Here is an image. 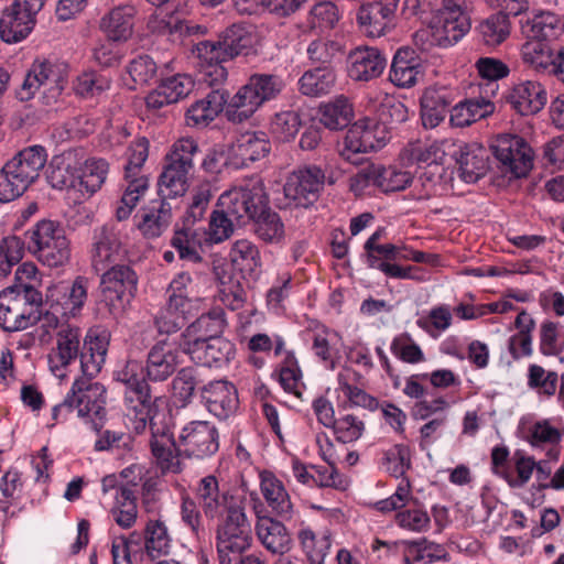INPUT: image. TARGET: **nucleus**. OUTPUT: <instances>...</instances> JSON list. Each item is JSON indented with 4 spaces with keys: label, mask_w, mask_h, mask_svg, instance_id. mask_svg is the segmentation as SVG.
I'll list each match as a JSON object with an SVG mask.
<instances>
[{
    "label": "nucleus",
    "mask_w": 564,
    "mask_h": 564,
    "mask_svg": "<svg viewBox=\"0 0 564 564\" xmlns=\"http://www.w3.org/2000/svg\"><path fill=\"white\" fill-rule=\"evenodd\" d=\"M106 402V388L101 383L89 378H78L73 382L63 402L52 409V419L56 422L65 421L68 414L76 410L78 417L98 432L107 416Z\"/></svg>",
    "instance_id": "obj_1"
},
{
    "label": "nucleus",
    "mask_w": 564,
    "mask_h": 564,
    "mask_svg": "<svg viewBox=\"0 0 564 564\" xmlns=\"http://www.w3.org/2000/svg\"><path fill=\"white\" fill-rule=\"evenodd\" d=\"M166 305L158 313L155 325L161 334H174L200 307L197 284L187 272H180L170 282L166 290Z\"/></svg>",
    "instance_id": "obj_2"
},
{
    "label": "nucleus",
    "mask_w": 564,
    "mask_h": 564,
    "mask_svg": "<svg viewBox=\"0 0 564 564\" xmlns=\"http://www.w3.org/2000/svg\"><path fill=\"white\" fill-rule=\"evenodd\" d=\"M41 303V293L30 284L7 288L0 292V326L6 332H19L42 322Z\"/></svg>",
    "instance_id": "obj_3"
},
{
    "label": "nucleus",
    "mask_w": 564,
    "mask_h": 564,
    "mask_svg": "<svg viewBox=\"0 0 564 564\" xmlns=\"http://www.w3.org/2000/svg\"><path fill=\"white\" fill-rule=\"evenodd\" d=\"M24 246L44 265L58 268L70 258V243L65 230L53 220H40L24 234Z\"/></svg>",
    "instance_id": "obj_4"
},
{
    "label": "nucleus",
    "mask_w": 564,
    "mask_h": 564,
    "mask_svg": "<svg viewBox=\"0 0 564 564\" xmlns=\"http://www.w3.org/2000/svg\"><path fill=\"white\" fill-rule=\"evenodd\" d=\"M281 77L272 74H254L229 99L226 116L229 121L242 122L249 119L264 102L274 99L283 89Z\"/></svg>",
    "instance_id": "obj_5"
},
{
    "label": "nucleus",
    "mask_w": 564,
    "mask_h": 564,
    "mask_svg": "<svg viewBox=\"0 0 564 564\" xmlns=\"http://www.w3.org/2000/svg\"><path fill=\"white\" fill-rule=\"evenodd\" d=\"M267 204L269 197L263 180L252 175L224 192L218 198L217 206L236 219L237 225H243L263 213Z\"/></svg>",
    "instance_id": "obj_6"
},
{
    "label": "nucleus",
    "mask_w": 564,
    "mask_h": 564,
    "mask_svg": "<svg viewBox=\"0 0 564 564\" xmlns=\"http://www.w3.org/2000/svg\"><path fill=\"white\" fill-rule=\"evenodd\" d=\"M68 65L58 59L35 61L26 74L18 95L21 100L31 99L41 93L43 104H55L67 84Z\"/></svg>",
    "instance_id": "obj_7"
},
{
    "label": "nucleus",
    "mask_w": 564,
    "mask_h": 564,
    "mask_svg": "<svg viewBox=\"0 0 564 564\" xmlns=\"http://www.w3.org/2000/svg\"><path fill=\"white\" fill-rule=\"evenodd\" d=\"M149 155V141L145 138L134 140L127 151V163L124 165V180L127 186L116 208L118 220L129 218L141 197L149 188V178L143 174V165Z\"/></svg>",
    "instance_id": "obj_8"
},
{
    "label": "nucleus",
    "mask_w": 564,
    "mask_h": 564,
    "mask_svg": "<svg viewBox=\"0 0 564 564\" xmlns=\"http://www.w3.org/2000/svg\"><path fill=\"white\" fill-rule=\"evenodd\" d=\"M88 280L77 276L72 283H62L51 291L50 308L42 315V327L56 328L61 322L77 318L88 299Z\"/></svg>",
    "instance_id": "obj_9"
},
{
    "label": "nucleus",
    "mask_w": 564,
    "mask_h": 564,
    "mask_svg": "<svg viewBox=\"0 0 564 564\" xmlns=\"http://www.w3.org/2000/svg\"><path fill=\"white\" fill-rule=\"evenodd\" d=\"M252 542L251 525L242 506L230 509L216 531V547L219 564H235L238 554H243Z\"/></svg>",
    "instance_id": "obj_10"
},
{
    "label": "nucleus",
    "mask_w": 564,
    "mask_h": 564,
    "mask_svg": "<svg viewBox=\"0 0 564 564\" xmlns=\"http://www.w3.org/2000/svg\"><path fill=\"white\" fill-rule=\"evenodd\" d=\"M389 139L390 134L384 123L366 117L350 126L339 143L338 151L345 161L358 164L360 154L383 148Z\"/></svg>",
    "instance_id": "obj_11"
},
{
    "label": "nucleus",
    "mask_w": 564,
    "mask_h": 564,
    "mask_svg": "<svg viewBox=\"0 0 564 564\" xmlns=\"http://www.w3.org/2000/svg\"><path fill=\"white\" fill-rule=\"evenodd\" d=\"M325 178V172L317 165L299 167L286 177L284 196L295 206L307 208L318 200Z\"/></svg>",
    "instance_id": "obj_12"
},
{
    "label": "nucleus",
    "mask_w": 564,
    "mask_h": 564,
    "mask_svg": "<svg viewBox=\"0 0 564 564\" xmlns=\"http://www.w3.org/2000/svg\"><path fill=\"white\" fill-rule=\"evenodd\" d=\"M101 272V302L109 307L110 312L123 308L137 291L135 272L124 264L111 265Z\"/></svg>",
    "instance_id": "obj_13"
},
{
    "label": "nucleus",
    "mask_w": 564,
    "mask_h": 564,
    "mask_svg": "<svg viewBox=\"0 0 564 564\" xmlns=\"http://www.w3.org/2000/svg\"><path fill=\"white\" fill-rule=\"evenodd\" d=\"M48 333L53 328H45ZM56 343L47 356L48 368L58 379L67 376V369L79 356L80 328L69 322H61L56 328Z\"/></svg>",
    "instance_id": "obj_14"
},
{
    "label": "nucleus",
    "mask_w": 564,
    "mask_h": 564,
    "mask_svg": "<svg viewBox=\"0 0 564 564\" xmlns=\"http://www.w3.org/2000/svg\"><path fill=\"white\" fill-rule=\"evenodd\" d=\"M491 150L506 171L516 177L525 176L532 167V149L519 135H498L491 144Z\"/></svg>",
    "instance_id": "obj_15"
},
{
    "label": "nucleus",
    "mask_w": 564,
    "mask_h": 564,
    "mask_svg": "<svg viewBox=\"0 0 564 564\" xmlns=\"http://www.w3.org/2000/svg\"><path fill=\"white\" fill-rule=\"evenodd\" d=\"M192 55L197 62L199 80L212 87L225 82L227 69L223 63L230 59L219 39L198 42L193 46Z\"/></svg>",
    "instance_id": "obj_16"
},
{
    "label": "nucleus",
    "mask_w": 564,
    "mask_h": 564,
    "mask_svg": "<svg viewBox=\"0 0 564 564\" xmlns=\"http://www.w3.org/2000/svg\"><path fill=\"white\" fill-rule=\"evenodd\" d=\"M180 445L187 457L204 458L218 451V431L207 421H192L181 431Z\"/></svg>",
    "instance_id": "obj_17"
},
{
    "label": "nucleus",
    "mask_w": 564,
    "mask_h": 564,
    "mask_svg": "<svg viewBox=\"0 0 564 564\" xmlns=\"http://www.w3.org/2000/svg\"><path fill=\"white\" fill-rule=\"evenodd\" d=\"M399 0H362L357 13L361 31L369 37L384 35L394 22Z\"/></svg>",
    "instance_id": "obj_18"
},
{
    "label": "nucleus",
    "mask_w": 564,
    "mask_h": 564,
    "mask_svg": "<svg viewBox=\"0 0 564 564\" xmlns=\"http://www.w3.org/2000/svg\"><path fill=\"white\" fill-rule=\"evenodd\" d=\"M91 263L96 272L105 271L126 257L120 230L116 225L106 224L94 231Z\"/></svg>",
    "instance_id": "obj_19"
},
{
    "label": "nucleus",
    "mask_w": 564,
    "mask_h": 564,
    "mask_svg": "<svg viewBox=\"0 0 564 564\" xmlns=\"http://www.w3.org/2000/svg\"><path fill=\"white\" fill-rule=\"evenodd\" d=\"M195 497L204 514L210 519L218 518L230 512V509L241 506V502L227 489L220 488L219 481L214 475H207L199 479Z\"/></svg>",
    "instance_id": "obj_20"
},
{
    "label": "nucleus",
    "mask_w": 564,
    "mask_h": 564,
    "mask_svg": "<svg viewBox=\"0 0 564 564\" xmlns=\"http://www.w3.org/2000/svg\"><path fill=\"white\" fill-rule=\"evenodd\" d=\"M151 453L162 475L180 474L184 469L181 459V451L176 447L173 434L169 427L158 426L154 419H151Z\"/></svg>",
    "instance_id": "obj_21"
},
{
    "label": "nucleus",
    "mask_w": 564,
    "mask_h": 564,
    "mask_svg": "<svg viewBox=\"0 0 564 564\" xmlns=\"http://www.w3.org/2000/svg\"><path fill=\"white\" fill-rule=\"evenodd\" d=\"M226 327L225 313L221 308H213L202 314L189 324L181 335L180 347L187 351L199 345L209 341L214 337H221Z\"/></svg>",
    "instance_id": "obj_22"
},
{
    "label": "nucleus",
    "mask_w": 564,
    "mask_h": 564,
    "mask_svg": "<svg viewBox=\"0 0 564 564\" xmlns=\"http://www.w3.org/2000/svg\"><path fill=\"white\" fill-rule=\"evenodd\" d=\"M202 403L206 410L219 420H226L238 409V392L227 380H215L200 389Z\"/></svg>",
    "instance_id": "obj_23"
},
{
    "label": "nucleus",
    "mask_w": 564,
    "mask_h": 564,
    "mask_svg": "<svg viewBox=\"0 0 564 564\" xmlns=\"http://www.w3.org/2000/svg\"><path fill=\"white\" fill-rule=\"evenodd\" d=\"M254 531L261 545L272 554L284 555L292 545L291 535L283 522L256 508Z\"/></svg>",
    "instance_id": "obj_24"
},
{
    "label": "nucleus",
    "mask_w": 564,
    "mask_h": 564,
    "mask_svg": "<svg viewBox=\"0 0 564 564\" xmlns=\"http://www.w3.org/2000/svg\"><path fill=\"white\" fill-rule=\"evenodd\" d=\"M180 351L164 339L158 341L148 352L144 366L147 378L153 382L167 380L180 365Z\"/></svg>",
    "instance_id": "obj_25"
},
{
    "label": "nucleus",
    "mask_w": 564,
    "mask_h": 564,
    "mask_svg": "<svg viewBox=\"0 0 564 564\" xmlns=\"http://www.w3.org/2000/svg\"><path fill=\"white\" fill-rule=\"evenodd\" d=\"M387 66V58L376 47H357L348 55V76L355 82L378 78Z\"/></svg>",
    "instance_id": "obj_26"
},
{
    "label": "nucleus",
    "mask_w": 564,
    "mask_h": 564,
    "mask_svg": "<svg viewBox=\"0 0 564 564\" xmlns=\"http://www.w3.org/2000/svg\"><path fill=\"white\" fill-rule=\"evenodd\" d=\"M123 401L126 406V425L137 434L144 432L151 412V394L148 383H141L138 388L123 390Z\"/></svg>",
    "instance_id": "obj_27"
},
{
    "label": "nucleus",
    "mask_w": 564,
    "mask_h": 564,
    "mask_svg": "<svg viewBox=\"0 0 564 564\" xmlns=\"http://www.w3.org/2000/svg\"><path fill=\"white\" fill-rule=\"evenodd\" d=\"M195 82L187 74H175L161 80L160 85L151 91L145 104L148 108L161 109L164 106L178 102L186 98L194 89Z\"/></svg>",
    "instance_id": "obj_28"
},
{
    "label": "nucleus",
    "mask_w": 564,
    "mask_h": 564,
    "mask_svg": "<svg viewBox=\"0 0 564 564\" xmlns=\"http://www.w3.org/2000/svg\"><path fill=\"white\" fill-rule=\"evenodd\" d=\"M137 12V8L130 3L113 7L100 18L99 30L107 40L124 43L133 34V20Z\"/></svg>",
    "instance_id": "obj_29"
},
{
    "label": "nucleus",
    "mask_w": 564,
    "mask_h": 564,
    "mask_svg": "<svg viewBox=\"0 0 564 564\" xmlns=\"http://www.w3.org/2000/svg\"><path fill=\"white\" fill-rule=\"evenodd\" d=\"M270 152V142L264 132L247 131L241 133L230 149L231 163L237 167L264 158Z\"/></svg>",
    "instance_id": "obj_30"
},
{
    "label": "nucleus",
    "mask_w": 564,
    "mask_h": 564,
    "mask_svg": "<svg viewBox=\"0 0 564 564\" xmlns=\"http://www.w3.org/2000/svg\"><path fill=\"white\" fill-rule=\"evenodd\" d=\"M259 478L261 495L272 512L284 521L292 520L295 511L283 482L268 470L261 471Z\"/></svg>",
    "instance_id": "obj_31"
},
{
    "label": "nucleus",
    "mask_w": 564,
    "mask_h": 564,
    "mask_svg": "<svg viewBox=\"0 0 564 564\" xmlns=\"http://www.w3.org/2000/svg\"><path fill=\"white\" fill-rule=\"evenodd\" d=\"M193 362L207 368H223L227 366L236 355L235 344L221 337H214L209 341L193 349L184 351Z\"/></svg>",
    "instance_id": "obj_32"
},
{
    "label": "nucleus",
    "mask_w": 564,
    "mask_h": 564,
    "mask_svg": "<svg viewBox=\"0 0 564 564\" xmlns=\"http://www.w3.org/2000/svg\"><path fill=\"white\" fill-rule=\"evenodd\" d=\"M295 536L301 552L310 564H325L333 543L332 533L328 530L316 532L311 525L301 521Z\"/></svg>",
    "instance_id": "obj_33"
},
{
    "label": "nucleus",
    "mask_w": 564,
    "mask_h": 564,
    "mask_svg": "<svg viewBox=\"0 0 564 564\" xmlns=\"http://www.w3.org/2000/svg\"><path fill=\"white\" fill-rule=\"evenodd\" d=\"M35 22V18L19 8L18 2H12L0 17V37L9 44L19 43L32 32Z\"/></svg>",
    "instance_id": "obj_34"
},
{
    "label": "nucleus",
    "mask_w": 564,
    "mask_h": 564,
    "mask_svg": "<svg viewBox=\"0 0 564 564\" xmlns=\"http://www.w3.org/2000/svg\"><path fill=\"white\" fill-rule=\"evenodd\" d=\"M47 162V152L42 145H31L18 152L8 166L28 185L34 183Z\"/></svg>",
    "instance_id": "obj_35"
},
{
    "label": "nucleus",
    "mask_w": 564,
    "mask_h": 564,
    "mask_svg": "<svg viewBox=\"0 0 564 564\" xmlns=\"http://www.w3.org/2000/svg\"><path fill=\"white\" fill-rule=\"evenodd\" d=\"M546 100V90L535 80H524L514 85L509 95L512 108L522 116L538 113L543 109Z\"/></svg>",
    "instance_id": "obj_36"
},
{
    "label": "nucleus",
    "mask_w": 564,
    "mask_h": 564,
    "mask_svg": "<svg viewBox=\"0 0 564 564\" xmlns=\"http://www.w3.org/2000/svg\"><path fill=\"white\" fill-rule=\"evenodd\" d=\"M423 77V65L410 48H400L395 53L389 78L391 83L400 88H410Z\"/></svg>",
    "instance_id": "obj_37"
},
{
    "label": "nucleus",
    "mask_w": 564,
    "mask_h": 564,
    "mask_svg": "<svg viewBox=\"0 0 564 564\" xmlns=\"http://www.w3.org/2000/svg\"><path fill=\"white\" fill-rule=\"evenodd\" d=\"M218 37L229 59H232L240 54H249V52L252 51L259 42L256 28L250 24L241 23H235L228 26L219 34Z\"/></svg>",
    "instance_id": "obj_38"
},
{
    "label": "nucleus",
    "mask_w": 564,
    "mask_h": 564,
    "mask_svg": "<svg viewBox=\"0 0 564 564\" xmlns=\"http://www.w3.org/2000/svg\"><path fill=\"white\" fill-rule=\"evenodd\" d=\"M454 155L459 165L460 177L466 183H475L486 173L487 153L481 145L460 144Z\"/></svg>",
    "instance_id": "obj_39"
},
{
    "label": "nucleus",
    "mask_w": 564,
    "mask_h": 564,
    "mask_svg": "<svg viewBox=\"0 0 564 564\" xmlns=\"http://www.w3.org/2000/svg\"><path fill=\"white\" fill-rule=\"evenodd\" d=\"M494 111L495 104L489 95L465 99L452 108L449 122L454 127L463 128L491 115Z\"/></svg>",
    "instance_id": "obj_40"
},
{
    "label": "nucleus",
    "mask_w": 564,
    "mask_h": 564,
    "mask_svg": "<svg viewBox=\"0 0 564 564\" xmlns=\"http://www.w3.org/2000/svg\"><path fill=\"white\" fill-rule=\"evenodd\" d=\"M431 24L433 28L432 42L438 46H449L457 43L470 29L468 17L434 15Z\"/></svg>",
    "instance_id": "obj_41"
},
{
    "label": "nucleus",
    "mask_w": 564,
    "mask_h": 564,
    "mask_svg": "<svg viewBox=\"0 0 564 564\" xmlns=\"http://www.w3.org/2000/svg\"><path fill=\"white\" fill-rule=\"evenodd\" d=\"M171 220V204L165 200H159L142 210L138 228L145 237L154 238L161 236L166 230Z\"/></svg>",
    "instance_id": "obj_42"
},
{
    "label": "nucleus",
    "mask_w": 564,
    "mask_h": 564,
    "mask_svg": "<svg viewBox=\"0 0 564 564\" xmlns=\"http://www.w3.org/2000/svg\"><path fill=\"white\" fill-rule=\"evenodd\" d=\"M319 121L329 130H340L347 127L354 118V107L348 97L336 96L321 105Z\"/></svg>",
    "instance_id": "obj_43"
},
{
    "label": "nucleus",
    "mask_w": 564,
    "mask_h": 564,
    "mask_svg": "<svg viewBox=\"0 0 564 564\" xmlns=\"http://www.w3.org/2000/svg\"><path fill=\"white\" fill-rule=\"evenodd\" d=\"M228 101L218 89L212 90L204 99L196 101L186 112L187 123L191 126H207L213 121Z\"/></svg>",
    "instance_id": "obj_44"
},
{
    "label": "nucleus",
    "mask_w": 564,
    "mask_h": 564,
    "mask_svg": "<svg viewBox=\"0 0 564 564\" xmlns=\"http://www.w3.org/2000/svg\"><path fill=\"white\" fill-rule=\"evenodd\" d=\"M191 172L166 163L158 181V192L161 200L166 202L169 198L183 196L189 186Z\"/></svg>",
    "instance_id": "obj_45"
},
{
    "label": "nucleus",
    "mask_w": 564,
    "mask_h": 564,
    "mask_svg": "<svg viewBox=\"0 0 564 564\" xmlns=\"http://www.w3.org/2000/svg\"><path fill=\"white\" fill-rule=\"evenodd\" d=\"M336 83L333 68L323 66L306 70L299 79V89L305 96L319 97L329 94Z\"/></svg>",
    "instance_id": "obj_46"
},
{
    "label": "nucleus",
    "mask_w": 564,
    "mask_h": 564,
    "mask_svg": "<svg viewBox=\"0 0 564 564\" xmlns=\"http://www.w3.org/2000/svg\"><path fill=\"white\" fill-rule=\"evenodd\" d=\"M172 539L166 524L160 519H150L144 528V550L152 560L170 554Z\"/></svg>",
    "instance_id": "obj_47"
},
{
    "label": "nucleus",
    "mask_w": 564,
    "mask_h": 564,
    "mask_svg": "<svg viewBox=\"0 0 564 564\" xmlns=\"http://www.w3.org/2000/svg\"><path fill=\"white\" fill-rule=\"evenodd\" d=\"M279 383L288 393L301 398L305 389L303 373L293 351H286L278 368Z\"/></svg>",
    "instance_id": "obj_48"
},
{
    "label": "nucleus",
    "mask_w": 564,
    "mask_h": 564,
    "mask_svg": "<svg viewBox=\"0 0 564 564\" xmlns=\"http://www.w3.org/2000/svg\"><path fill=\"white\" fill-rule=\"evenodd\" d=\"M230 261L245 274H257L261 268V257L256 245L247 239L237 240L229 252Z\"/></svg>",
    "instance_id": "obj_49"
},
{
    "label": "nucleus",
    "mask_w": 564,
    "mask_h": 564,
    "mask_svg": "<svg viewBox=\"0 0 564 564\" xmlns=\"http://www.w3.org/2000/svg\"><path fill=\"white\" fill-rule=\"evenodd\" d=\"M558 19L549 11H539L521 20V32L529 40L545 41L554 34Z\"/></svg>",
    "instance_id": "obj_50"
},
{
    "label": "nucleus",
    "mask_w": 564,
    "mask_h": 564,
    "mask_svg": "<svg viewBox=\"0 0 564 564\" xmlns=\"http://www.w3.org/2000/svg\"><path fill=\"white\" fill-rule=\"evenodd\" d=\"M108 172L109 164L106 160L97 158L87 159L79 176L83 194L90 197L98 192L106 182Z\"/></svg>",
    "instance_id": "obj_51"
},
{
    "label": "nucleus",
    "mask_w": 564,
    "mask_h": 564,
    "mask_svg": "<svg viewBox=\"0 0 564 564\" xmlns=\"http://www.w3.org/2000/svg\"><path fill=\"white\" fill-rule=\"evenodd\" d=\"M510 30L509 18L502 12L491 14L478 25L479 36L489 47H496L505 42L510 35Z\"/></svg>",
    "instance_id": "obj_52"
},
{
    "label": "nucleus",
    "mask_w": 564,
    "mask_h": 564,
    "mask_svg": "<svg viewBox=\"0 0 564 564\" xmlns=\"http://www.w3.org/2000/svg\"><path fill=\"white\" fill-rule=\"evenodd\" d=\"M377 187L383 193H393L405 189L413 182V175L395 165L376 164Z\"/></svg>",
    "instance_id": "obj_53"
},
{
    "label": "nucleus",
    "mask_w": 564,
    "mask_h": 564,
    "mask_svg": "<svg viewBox=\"0 0 564 564\" xmlns=\"http://www.w3.org/2000/svg\"><path fill=\"white\" fill-rule=\"evenodd\" d=\"M448 101L445 95L427 90L421 99V119L425 128L437 127L446 117Z\"/></svg>",
    "instance_id": "obj_54"
},
{
    "label": "nucleus",
    "mask_w": 564,
    "mask_h": 564,
    "mask_svg": "<svg viewBox=\"0 0 564 564\" xmlns=\"http://www.w3.org/2000/svg\"><path fill=\"white\" fill-rule=\"evenodd\" d=\"M339 339L337 332L326 327L317 328L314 332L312 349L315 356L329 369L335 368Z\"/></svg>",
    "instance_id": "obj_55"
},
{
    "label": "nucleus",
    "mask_w": 564,
    "mask_h": 564,
    "mask_svg": "<svg viewBox=\"0 0 564 564\" xmlns=\"http://www.w3.org/2000/svg\"><path fill=\"white\" fill-rule=\"evenodd\" d=\"M524 63L535 69H546L553 65L557 73V54L553 56L550 45L545 41L529 40L521 47Z\"/></svg>",
    "instance_id": "obj_56"
},
{
    "label": "nucleus",
    "mask_w": 564,
    "mask_h": 564,
    "mask_svg": "<svg viewBox=\"0 0 564 564\" xmlns=\"http://www.w3.org/2000/svg\"><path fill=\"white\" fill-rule=\"evenodd\" d=\"M256 235L265 242H280L284 237V225L280 216L272 212L269 204L264 207L263 213L258 217H253Z\"/></svg>",
    "instance_id": "obj_57"
},
{
    "label": "nucleus",
    "mask_w": 564,
    "mask_h": 564,
    "mask_svg": "<svg viewBox=\"0 0 564 564\" xmlns=\"http://www.w3.org/2000/svg\"><path fill=\"white\" fill-rule=\"evenodd\" d=\"M111 513L117 524L123 529H129L135 523L138 508L132 489L117 490Z\"/></svg>",
    "instance_id": "obj_58"
},
{
    "label": "nucleus",
    "mask_w": 564,
    "mask_h": 564,
    "mask_svg": "<svg viewBox=\"0 0 564 564\" xmlns=\"http://www.w3.org/2000/svg\"><path fill=\"white\" fill-rule=\"evenodd\" d=\"M478 74L482 79H487L485 95L490 98L497 94V82L509 74L508 66L499 59L492 57H481L476 63Z\"/></svg>",
    "instance_id": "obj_59"
},
{
    "label": "nucleus",
    "mask_w": 564,
    "mask_h": 564,
    "mask_svg": "<svg viewBox=\"0 0 564 564\" xmlns=\"http://www.w3.org/2000/svg\"><path fill=\"white\" fill-rule=\"evenodd\" d=\"M198 151L197 142L189 137L177 139L166 154V163L187 171H193V158Z\"/></svg>",
    "instance_id": "obj_60"
},
{
    "label": "nucleus",
    "mask_w": 564,
    "mask_h": 564,
    "mask_svg": "<svg viewBox=\"0 0 564 564\" xmlns=\"http://www.w3.org/2000/svg\"><path fill=\"white\" fill-rule=\"evenodd\" d=\"M558 376L555 371H546L542 366L532 364L528 368V387L540 395L547 398L555 394Z\"/></svg>",
    "instance_id": "obj_61"
},
{
    "label": "nucleus",
    "mask_w": 564,
    "mask_h": 564,
    "mask_svg": "<svg viewBox=\"0 0 564 564\" xmlns=\"http://www.w3.org/2000/svg\"><path fill=\"white\" fill-rule=\"evenodd\" d=\"M24 241L17 236H8L0 240V276L11 273L23 257Z\"/></svg>",
    "instance_id": "obj_62"
},
{
    "label": "nucleus",
    "mask_w": 564,
    "mask_h": 564,
    "mask_svg": "<svg viewBox=\"0 0 564 564\" xmlns=\"http://www.w3.org/2000/svg\"><path fill=\"white\" fill-rule=\"evenodd\" d=\"M172 247L182 260L197 263L202 260L200 242L192 229L178 230L172 238Z\"/></svg>",
    "instance_id": "obj_63"
},
{
    "label": "nucleus",
    "mask_w": 564,
    "mask_h": 564,
    "mask_svg": "<svg viewBox=\"0 0 564 564\" xmlns=\"http://www.w3.org/2000/svg\"><path fill=\"white\" fill-rule=\"evenodd\" d=\"M338 21V9L330 1L318 2L310 11L308 24L313 30H318L319 32L332 30Z\"/></svg>",
    "instance_id": "obj_64"
}]
</instances>
